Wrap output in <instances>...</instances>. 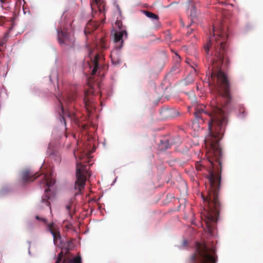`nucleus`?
Wrapping results in <instances>:
<instances>
[{"label": "nucleus", "mask_w": 263, "mask_h": 263, "mask_svg": "<svg viewBox=\"0 0 263 263\" xmlns=\"http://www.w3.org/2000/svg\"><path fill=\"white\" fill-rule=\"evenodd\" d=\"M164 65V63L163 62H161V67H163Z\"/></svg>", "instance_id": "nucleus-27"}, {"label": "nucleus", "mask_w": 263, "mask_h": 263, "mask_svg": "<svg viewBox=\"0 0 263 263\" xmlns=\"http://www.w3.org/2000/svg\"><path fill=\"white\" fill-rule=\"evenodd\" d=\"M176 55H177L180 58L179 55L176 54Z\"/></svg>", "instance_id": "nucleus-33"}, {"label": "nucleus", "mask_w": 263, "mask_h": 263, "mask_svg": "<svg viewBox=\"0 0 263 263\" xmlns=\"http://www.w3.org/2000/svg\"><path fill=\"white\" fill-rule=\"evenodd\" d=\"M191 66L192 68H193L195 71L196 70V69H195V68L194 67V65H191Z\"/></svg>", "instance_id": "nucleus-28"}, {"label": "nucleus", "mask_w": 263, "mask_h": 263, "mask_svg": "<svg viewBox=\"0 0 263 263\" xmlns=\"http://www.w3.org/2000/svg\"><path fill=\"white\" fill-rule=\"evenodd\" d=\"M195 167L196 170L199 171H201L204 167V166L202 164L198 162H197L196 163Z\"/></svg>", "instance_id": "nucleus-22"}, {"label": "nucleus", "mask_w": 263, "mask_h": 263, "mask_svg": "<svg viewBox=\"0 0 263 263\" xmlns=\"http://www.w3.org/2000/svg\"><path fill=\"white\" fill-rule=\"evenodd\" d=\"M36 174H33L29 170H26L22 173L23 181L25 182L28 181H33L40 175L36 176Z\"/></svg>", "instance_id": "nucleus-11"}, {"label": "nucleus", "mask_w": 263, "mask_h": 263, "mask_svg": "<svg viewBox=\"0 0 263 263\" xmlns=\"http://www.w3.org/2000/svg\"><path fill=\"white\" fill-rule=\"evenodd\" d=\"M63 255L61 253L57 258L55 263H81V258L80 256H77L73 259H69L68 258H64L62 260Z\"/></svg>", "instance_id": "nucleus-10"}, {"label": "nucleus", "mask_w": 263, "mask_h": 263, "mask_svg": "<svg viewBox=\"0 0 263 263\" xmlns=\"http://www.w3.org/2000/svg\"><path fill=\"white\" fill-rule=\"evenodd\" d=\"M47 230L49 231L53 236L54 244L59 246L62 245L60 231L55 227L53 223L48 224Z\"/></svg>", "instance_id": "nucleus-8"}, {"label": "nucleus", "mask_w": 263, "mask_h": 263, "mask_svg": "<svg viewBox=\"0 0 263 263\" xmlns=\"http://www.w3.org/2000/svg\"><path fill=\"white\" fill-rule=\"evenodd\" d=\"M215 254L214 249L208 248L205 245L197 243L196 251L192 256L193 263H216Z\"/></svg>", "instance_id": "nucleus-3"}, {"label": "nucleus", "mask_w": 263, "mask_h": 263, "mask_svg": "<svg viewBox=\"0 0 263 263\" xmlns=\"http://www.w3.org/2000/svg\"><path fill=\"white\" fill-rule=\"evenodd\" d=\"M178 68V65H176L175 66H173L172 68V69H171V72L173 71H175L176 69H177Z\"/></svg>", "instance_id": "nucleus-26"}, {"label": "nucleus", "mask_w": 263, "mask_h": 263, "mask_svg": "<svg viewBox=\"0 0 263 263\" xmlns=\"http://www.w3.org/2000/svg\"><path fill=\"white\" fill-rule=\"evenodd\" d=\"M246 115L245 109L243 106H240L239 108V116L241 118H244Z\"/></svg>", "instance_id": "nucleus-21"}, {"label": "nucleus", "mask_w": 263, "mask_h": 263, "mask_svg": "<svg viewBox=\"0 0 263 263\" xmlns=\"http://www.w3.org/2000/svg\"><path fill=\"white\" fill-rule=\"evenodd\" d=\"M89 168L86 165H83L81 162L77 163L76 177L77 180L74 184L75 195L81 194L82 190L85 187L86 177L90 176Z\"/></svg>", "instance_id": "nucleus-4"}, {"label": "nucleus", "mask_w": 263, "mask_h": 263, "mask_svg": "<svg viewBox=\"0 0 263 263\" xmlns=\"http://www.w3.org/2000/svg\"><path fill=\"white\" fill-rule=\"evenodd\" d=\"M143 12L147 17L151 18L153 20H158L159 19V16L151 12L143 10Z\"/></svg>", "instance_id": "nucleus-18"}, {"label": "nucleus", "mask_w": 263, "mask_h": 263, "mask_svg": "<svg viewBox=\"0 0 263 263\" xmlns=\"http://www.w3.org/2000/svg\"><path fill=\"white\" fill-rule=\"evenodd\" d=\"M161 114L165 118H175L179 115V112L173 108L163 109L161 111Z\"/></svg>", "instance_id": "nucleus-12"}, {"label": "nucleus", "mask_w": 263, "mask_h": 263, "mask_svg": "<svg viewBox=\"0 0 263 263\" xmlns=\"http://www.w3.org/2000/svg\"><path fill=\"white\" fill-rule=\"evenodd\" d=\"M2 3H4L5 0H1Z\"/></svg>", "instance_id": "nucleus-30"}, {"label": "nucleus", "mask_w": 263, "mask_h": 263, "mask_svg": "<svg viewBox=\"0 0 263 263\" xmlns=\"http://www.w3.org/2000/svg\"><path fill=\"white\" fill-rule=\"evenodd\" d=\"M35 218L39 220L42 221L44 223H47V219L44 218H40L39 216H36Z\"/></svg>", "instance_id": "nucleus-24"}, {"label": "nucleus", "mask_w": 263, "mask_h": 263, "mask_svg": "<svg viewBox=\"0 0 263 263\" xmlns=\"http://www.w3.org/2000/svg\"><path fill=\"white\" fill-rule=\"evenodd\" d=\"M208 115L210 121L208 122L209 135L205 140L206 146H210L208 153L209 162L212 170L209 172L208 179L210 188L208 196H202L206 205L204 209V216H218L221 209V203L218 197V192L221 183V150L219 141L222 138L227 123V118L223 110L218 106H215L211 113L205 111L201 106L195 108L194 115L199 121L203 122L204 116Z\"/></svg>", "instance_id": "nucleus-1"}, {"label": "nucleus", "mask_w": 263, "mask_h": 263, "mask_svg": "<svg viewBox=\"0 0 263 263\" xmlns=\"http://www.w3.org/2000/svg\"><path fill=\"white\" fill-rule=\"evenodd\" d=\"M213 36L210 37L208 44L204 46V49L208 55L210 48H214L211 56L206 57L208 60H210L211 63L209 67V74L212 82L215 84L216 81L218 99L222 98L225 102L224 104H221L220 106H224L229 104L232 99L228 77L222 71V69L228 68L230 64L226 45L228 35L223 30L217 29L215 26L213 27Z\"/></svg>", "instance_id": "nucleus-2"}, {"label": "nucleus", "mask_w": 263, "mask_h": 263, "mask_svg": "<svg viewBox=\"0 0 263 263\" xmlns=\"http://www.w3.org/2000/svg\"><path fill=\"white\" fill-rule=\"evenodd\" d=\"M98 27V24L97 22L90 21H89L85 27L84 32L86 35L88 34H90L94 30H95Z\"/></svg>", "instance_id": "nucleus-14"}, {"label": "nucleus", "mask_w": 263, "mask_h": 263, "mask_svg": "<svg viewBox=\"0 0 263 263\" xmlns=\"http://www.w3.org/2000/svg\"><path fill=\"white\" fill-rule=\"evenodd\" d=\"M167 148H168V146L165 147V149H167Z\"/></svg>", "instance_id": "nucleus-34"}, {"label": "nucleus", "mask_w": 263, "mask_h": 263, "mask_svg": "<svg viewBox=\"0 0 263 263\" xmlns=\"http://www.w3.org/2000/svg\"><path fill=\"white\" fill-rule=\"evenodd\" d=\"M186 62H187V63H189V64H190V62H189V59H186Z\"/></svg>", "instance_id": "nucleus-29"}, {"label": "nucleus", "mask_w": 263, "mask_h": 263, "mask_svg": "<svg viewBox=\"0 0 263 263\" xmlns=\"http://www.w3.org/2000/svg\"><path fill=\"white\" fill-rule=\"evenodd\" d=\"M96 7H97L99 12L102 13L103 12V10L104 9V5L100 3L97 0H95L92 2L91 4L92 10H93Z\"/></svg>", "instance_id": "nucleus-17"}, {"label": "nucleus", "mask_w": 263, "mask_h": 263, "mask_svg": "<svg viewBox=\"0 0 263 263\" xmlns=\"http://www.w3.org/2000/svg\"><path fill=\"white\" fill-rule=\"evenodd\" d=\"M110 57L112 63L115 66H118L121 64V59L120 57L119 51L118 49H116L112 51Z\"/></svg>", "instance_id": "nucleus-13"}, {"label": "nucleus", "mask_w": 263, "mask_h": 263, "mask_svg": "<svg viewBox=\"0 0 263 263\" xmlns=\"http://www.w3.org/2000/svg\"><path fill=\"white\" fill-rule=\"evenodd\" d=\"M58 99L59 100V103H60L61 107V111L60 112V115L62 119L63 120L64 124H65V118L66 117H67L69 118L72 119V118H74V115L73 113L71 114L69 112H65L64 110V109H63V106L62 105L61 100L60 99Z\"/></svg>", "instance_id": "nucleus-16"}, {"label": "nucleus", "mask_w": 263, "mask_h": 263, "mask_svg": "<svg viewBox=\"0 0 263 263\" xmlns=\"http://www.w3.org/2000/svg\"><path fill=\"white\" fill-rule=\"evenodd\" d=\"M194 78L192 75H189L184 80V83L187 85L192 83L194 81Z\"/></svg>", "instance_id": "nucleus-20"}, {"label": "nucleus", "mask_w": 263, "mask_h": 263, "mask_svg": "<svg viewBox=\"0 0 263 263\" xmlns=\"http://www.w3.org/2000/svg\"><path fill=\"white\" fill-rule=\"evenodd\" d=\"M100 59V56L99 54H96L92 60V65H90V67H92L93 68L91 71V75L93 76L97 74L98 70L100 69V65L99 63V61Z\"/></svg>", "instance_id": "nucleus-15"}, {"label": "nucleus", "mask_w": 263, "mask_h": 263, "mask_svg": "<svg viewBox=\"0 0 263 263\" xmlns=\"http://www.w3.org/2000/svg\"><path fill=\"white\" fill-rule=\"evenodd\" d=\"M197 89H199V86H197Z\"/></svg>", "instance_id": "nucleus-32"}, {"label": "nucleus", "mask_w": 263, "mask_h": 263, "mask_svg": "<svg viewBox=\"0 0 263 263\" xmlns=\"http://www.w3.org/2000/svg\"><path fill=\"white\" fill-rule=\"evenodd\" d=\"M192 31V30H191V31H189V32H187V34H191V33Z\"/></svg>", "instance_id": "nucleus-31"}, {"label": "nucleus", "mask_w": 263, "mask_h": 263, "mask_svg": "<svg viewBox=\"0 0 263 263\" xmlns=\"http://www.w3.org/2000/svg\"><path fill=\"white\" fill-rule=\"evenodd\" d=\"M72 202V200L71 199L70 201L69 202V203H68L66 205V209H67V210L69 212V214L70 215V216L71 217L72 216V215L70 213V209L71 208V203Z\"/></svg>", "instance_id": "nucleus-23"}, {"label": "nucleus", "mask_w": 263, "mask_h": 263, "mask_svg": "<svg viewBox=\"0 0 263 263\" xmlns=\"http://www.w3.org/2000/svg\"><path fill=\"white\" fill-rule=\"evenodd\" d=\"M4 22V17L0 16V25H2Z\"/></svg>", "instance_id": "nucleus-25"}, {"label": "nucleus", "mask_w": 263, "mask_h": 263, "mask_svg": "<svg viewBox=\"0 0 263 263\" xmlns=\"http://www.w3.org/2000/svg\"><path fill=\"white\" fill-rule=\"evenodd\" d=\"M93 93L94 91L92 87H90L89 89L85 92L84 101L85 102V107L88 111H91L90 110L95 108L92 98L91 96H90V95H93Z\"/></svg>", "instance_id": "nucleus-9"}, {"label": "nucleus", "mask_w": 263, "mask_h": 263, "mask_svg": "<svg viewBox=\"0 0 263 263\" xmlns=\"http://www.w3.org/2000/svg\"><path fill=\"white\" fill-rule=\"evenodd\" d=\"M76 98V94L74 92H72L71 93L67 95L66 96V99L64 98L63 100L65 101H67L69 102H71L75 100Z\"/></svg>", "instance_id": "nucleus-19"}, {"label": "nucleus", "mask_w": 263, "mask_h": 263, "mask_svg": "<svg viewBox=\"0 0 263 263\" xmlns=\"http://www.w3.org/2000/svg\"><path fill=\"white\" fill-rule=\"evenodd\" d=\"M54 183L55 180L52 179L50 176H48V175L45 174L42 175V184H43V186L48 187V188L45 190V194L43 196L42 199V203L45 204V205L46 206L50 205V202L48 201L49 197L47 194L48 192L50 191L49 187L53 185Z\"/></svg>", "instance_id": "nucleus-5"}, {"label": "nucleus", "mask_w": 263, "mask_h": 263, "mask_svg": "<svg viewBox=\"0 0 263 263\" xmlns=\"http://www.w3.org/2000/svg\"><path fill=\"white\" fill-rule=\"evenodd\" d=\"M58 40L61 45H70L72 44V39L66 31L58 28L57 29Z\"/></svg>", "instance_id": "nucleus-7"}, {"label": "nucleus", "mask_w": 263, "mask_h": 263, "mask_svg": "<svg viewBox=\"0 0 263 263\" xmlns=\"http://www.w3.org/2000/svg\"><path fill=\"white\" fill-rule=\"evenodd\" d=\"M116 25L119 28V31L115 32L114 34V41L116 44H118L116 46L120 49L122 46L123 41L122 40L124 35L127 37V34L125 30L122 29V22L120 21H117L116 22Z\"/></svg>", "instance_id": "nucleus-6"}]
</instances>
